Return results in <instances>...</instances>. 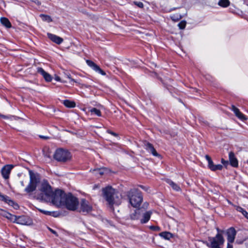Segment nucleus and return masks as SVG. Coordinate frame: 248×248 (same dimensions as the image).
<instances>
[{"instance_id":"24","label":"nucleus","mask_w":248,"mask_h":248,"mask_svg":"<svg viewBox=\"0 0 248 248\" xmlns=\"http://www.w3.org/2000/svg\"><path fill=\"white\" fill-rule=\"evenodd\" d=\"M230 2L229 0H219L218 5L222 7H227L230 5Z\"/></svg>"},{"instance_id":"17","label":"nucleus","mask_w":248,"mask_h":248,"mask_svg":"<svg viewBox=\"0 0 248 248\" xmlns=\"http://www.w3.org/2000/svg\"><path fill=\"white\" fill-rule=\"evenodd\" d=\"M144 146L146 150L152 153L153 155L155 156H159L158 154L156 152L152 144L149 142H146L144 143Z\"/></svg>"},{"instance_id":"44","label":"nucleus","mask_w":248,"mask_h":248,"mask_svg":"<svg viewBox=\"0 0 248 248\" xmlns=\"http://www.w3.org/2000/svg\"><path fill=\"white\" fill-rule=\"evenodd\" d=\"M20 184H21V185L22 186H24V184L23 181H21V182H20Z\"/></svg>"},{"instance_id":"16","label":"nucleus","mask_w":248,"mask_h":248,"mask_svg":"<svg viewBox=\"0 0 248 248\" xmlns=\"http://www.w3.org/2000/svg\"><path fill=\"white\" fill-rule=\"evenodd\" d=\"M229 158L231 165L233 167H237L238 165V162L237 158L235 157L234 154L231 152L229 154Z\"/></svg>"},{"instance_id":"11","label":"nucleus","mask_w":248,"mask_h":248,"mask_svg":"<svg viewBox=\"0 0 248 248\" xmlns=\"http://www.w3.org/2000/svg\"><path fill=\"white\" fill-rule=\"evenodd\" d=\"M14 166L12 165H6L2 168L1 173L4 179L7 180L9 178L10 174Z\"/></svg>"},{"instance_id":"32","label":"nucleus","mask_w":248,"mask_h":248,"mask_svg":"<svg viewBox=\"0 0 248 248\" xmlns=\"http://www.w3.org/2000/svg\"><path fill=\"white\" fill-rule=\"evenodd\" d=\"M236 210L241 213L248 219V213L241 207H237Z\"/></svg>"},{"instance_id":"25","label":"nucleus","mask_w":248,"mask_h":248,"mask_svg":"<svg viewBox=\"0 0 248 248\" xmlns=\"http://www.w3.org/2000/svg\"><path fill=\"white\" fill-rule=\"evenodd\" d=\"M160 235L166 240H170L172 237V234L170 232H165L160 233Z\"/></svg>"},{"instance_id":"18","label":"nucleus","mask_w":248,"mask_h":248,"mask_svg":"<svg viewBox=\"0 0 248 248\" xmlns=\"http://www.w3.org/2000/svg\"><path fill=\"white\" fill-rule=\"evenodd\" d=\"M47 36L51 40L57 44H61L63 42L62 38L56 35L48 33Z\"/></svg>"},{"instance_id":"33","label":"nucleus","mask_w":248,"mask_h":248,"mask_svg":"<svg viewBox=\"0 0 248 248\" xmlns=\"http://www.w3.org/2000/svg\"><path fill=\"white\" fill-rule=\"evenodd\" d=\"M6 217L13 222H15L16 219V216L12 215L10 213H6Z\"/></svg>"},{"instance_id":"22","label":"nucleus","mask_w":248,"mask_h":248,"mask_svg":"<svg viewBox=\"0 0 248 248\" xmlns=\"http://www.w3.org/2000/svg\"><path fill=\"white\" fill-rule=\"evenodd\" d=\"M64 75L66 77H67L68 79H69L70 80V81L69 82L71 84H73V83L74 82H75L76 83H77L78 84V85H81L82 86H85V87L86 88H88L89 87V86H87V85H85L84 84H81L79 82H78V81L77 80H75L74 79L72 78L71 77V75L69 73H64Z\"/></svg>"},{"instance_id":"26","label":"nucleus","mask_w":248,"mask_h":248,"mask_svg":"<svg viewBox=\"0 0 248 248\" xmlns=\"http://www.w3.org/2000/svg\"><path fill=\"white\" fill-rule=\"evenodd\" d=\"M63 104L65 106L68 108H74L76 106V104L73 101H71L68 100L63 101Z\"/></svg>"},{"instance_id":"34","label":"nucleus","mask_w":248,"mask_h":248,"mask_svg":"<svg viewBox=\"0 0 248 248\" xmlns=\"http://www.w3.org/2000/svg\"><path fill=\"white\" fill-rule=\"evenodd\" d=\"M140 209H138L136 210L135 212V214L132 215L131 218L133 219H137L139 218V215L140 214Z\"/></svg>"},{"instance_id":"15","label":"nucleus","mask_w":248,"mask_h":248,"mask_svg":"<svg viewBox=\"0 0 248 248\" xmlns=\"http://www.w3.org/2000/svg\"><path fill=\"white\" fill-rule=\"evenodd\" d=\"M37 71L44 77L46 81L47 82L51 81L52 77L51 75L45 71V70L43 68L41 67H38L37 69Z\"/></svg>"},{"instance_id":"23","label":"nucleus","mask_w":248,"mask_h":248,"mask_svg":"<svg viewBox=\"0 0 248 248\" xmlns=\"http://www.w3.org/2000/svg\"><path fill=\"white\" fill-rule=\"evenodd\" d=\"M1 23L6 28H10L11 27V23L8 18L6 17H1L0 19Z\"/></svg>"},{"instance_id":"40","label":"nucleus","mask_w":248,"mask_h":248,"mask_svg":"<svg viewBox=\"0 0 248 248\" xmlns=\"http://www.w3.org/2000/svg\"><path fill=\"white\" fill-rule=\"evenodd\" d=\"M108 133L114 136H115V137H117L118 136V135L116 133H114L112 131H111L110 130H108L107 131Z\"/></svg>"},{"instance_id":"35","label":"nucleus","mask_w":248,"mask_h":248,"mask_svg":"<svg viewBox=\"0 0 248 248\" xmlns=\"http://www.w3.org/2000/svg\"><path fill=\"white\" fill-rule=\"evenodd\" d=\"M222 168H223L222 166L220 164L214 165V167L213 168H212L211 170L216 171L217 170H222Z\"/></svg>"},{"instance_id":"13","label":"nucleus","mask_w":248,"mask_h":248,"mask_svg":"<svg viewBox=\"0 0 248 248\" xmlns=\"http://www.w3.org/2000/svg\"><path fill=\"white\" fill-rule=\"evenodd\" d=\"M86 63L87 64L91 67L95 72H98L102 75H105V72L102 70L99 66L96 65L94 62L90 60H87Z\"/></svg>"},{"instance_id":"28","label":"nucleus","mask_w":248,"mask_h":248,"mask_svg":"<svg viewBox=\"0 0 248 248\" xmlns=\"http://www.w3.org/2000/svg\"><path fill=\"white\" fill-rule=\"evenodd\" d=\"M38 210L41 212V213H43L45 215H50V216H53L54 217H57V215H55V214H56V212H50V211H46V210H42V209H39L38 208Z\"/></svg>"},{"instance_id":"5","label":"nucleus","mask_w":248,"mask_h":248,"mask_svg":"<svg viewBox=\"0 0 248 248\" xmlns=\"http://www.w3.org/2000/svg\"><path fill=\"white\" fill-rule=\"evenodd\" d=\"M127 196L130 204L134 207H139L142 202L143 198L141 193L136 189L129 191Z\"/></svg>"},{"instance_id":"4","label":"nucleus","mask_w":248,"mask_h":248,"mask_svg":"<svg viewBox=\"0 0 248 248\" xmlns=\"http://www.w3.org/2000/svg\"><path fill=\"white\" fill-rule=\"evenodd\" d=\"M30 182L25 187L24 191L27 193H31L35 191L38 183L40 182V178L39 174L33 172L32 170H29Z\"/></svg>"},{"instance_id":"38","label":"nucleus","mask_w":248,"mask_h":248,"mask_svg":"<svg viewBox=\"0 0 248 248\" xmlns=\"http://www.w3.org/2000/svg\"><path fill=\"white\" fill-rule=\"evenodd\" d=\"M150 228L151 230L155 231H159L160 230V228L158 226H151Z\"/></svg>"},{"instance_id":"10","label":"nucleus","mask_w":248,"mask_h":248,"mask_svg":"<svg viewBox=\"0 0 248 248\" xmlns=\"http://www.w3.org/2000/svg\"><path fill=\"white\" fill-rule=\"evenodd\" d=\"M93 207L85 199H82L80 203L79 211L83 213H89L92 211Z\"/></svg>"},{"instance_id":"2","label":"nucleus","mask_w":248,"mask_h":248,"mask_svg":"<svg viewBox=\"0 0 248 248\" xmlns=\"http://www.w3.org/2000/svg\"><path fill=\"white\" fill-rule=\"evenodd\" d=\"M51 186L46 181H43L40 184L38 188V193L36 194L37 199L48 202L51 200L53 194Z\"/></svg>"},{"instance_id":"42","label":"nucleus","mask_w":248,"mask_h":248,"mask_svg":"<svg viewBox=\"0 0 248 248\" xmlns=\"http://www.w3.org/2000/svg\"><path fill=\"white\" fill-rule=\"evenodd\" d=\"M221 163L224 165H227L228 164V161L227 160H225L223 158L221 159Z\"/></svg>"},{"instance_id":"36","label":"nucleus","mask_w":248,"mask_h":248,"mask_svg":"<svg viewBox=\"0 0 248 248\" xmlns=\"http://www.w3.org/2000/svg\"><path fill=\"white\" fill-rule=\"evenodd\" d=\"M186 25V21H182L180 22L178 25L179 28L180 29H184L185 28Z\"/></svg>"},{"instance_id":"8","label":"nucleus","mask_w":248,"mask_h":248,"mask_svg":"<svg viewBox=\"0 0 248 248\" xmlns=\"http://www.w3.org/2000/svg\"><path fill=\"white\" fill-rule=\"evenodd\" d=\"M54 157L58 161L64 162L70 160L71 156L67 150L60 148L55 151Z\"/></svg>"},{"instance_id":"31","label":"nucleus","mask_w":248,"mask_h":248,"mask_svg":"<svg viewBox=\"0 0 248 248\" xmlns=\"http://www.w3.org/2000/svg\"><path fill=\"white\" fill-rule=\"evenodd\" d=\"M40 16L41 17L42 19L44 21H46L48 23L52 21V19L51 17L49 16L41 15Z\"/></svg>"},{"instance_id":"37","label":"nucleus","mask_w":248,"mask_h":248,"mask_svg":"<svg viewBox=\"0 0 248 248\" xmlns=\"http://www.w3.org/2000/svg\"><path fill=\"white\" fill-rule=\"evenodd\" d=\"M134 3L140 8H142L143 7V3L140 1H134Z\"/></svg>"},{"instance_id":"6","label":"nucleus","mask_w":248,"mask_h":248,"mask_svg":"<svg viewBox=\"0 0 248 248\" xmlns=\"http://www.w3.org/2000/svg\"><path fill=\"white\" fill-rule=\"evenodd\" d=\"M66 194L62 190L57 189L53 192L52 195L51 196V200L48 202H51L53 204L60 207L63 204Z\"/></svg>"},{"instance_id":"45","label":"nucleus","mask_w":248,"mask_h":248,"mask_svg":"<svg viewBox=\"0 0 248 248\" xmlns=\"http://www.w3.org/2000/svg\"><path fill=\"white\" fill-rule=\"evenodd\" d=\"M1 117H2L4 119H7L8 118V117L6 116H5V115H1Z\"/></svg>"},{"instance_id":"20","label":"nucleus","mask_w":248,"mask_h":248,"mask_svg":"<svg viewBox=\"0 0 248 248\" xmlns=\"http://www.w3.org/2000/svg\"><path fill=\"white\" fill-rule=\"evenodd\" d=\"M151 214L152 212L151 211L145 212L143 214L142 218L140 219V222L141 223H145L147 222L150 218Z\"/></svg>"},{"instance_id":"27","label":"nucleus","mask_w":248,"mask_h":248,"mask_svg":"<svg viewBox=\"0 0 248 248\" xmlns=\"http://www.w3.org/2000/svg\"><path fill=\"white\" fill-rule=\"evenodd\" d=\"M205 158L208 161V167L211 170H212V168H213L214 166L213 161L212 160L211 157L208 155H205Z\"/></svg>"},{"instance_id":"39","label":"nucleus","mask_w":248,"mask_h":248,"mask_svg":"<svg viewBox=\"0 0 248 248\" xmlns=\"http://www.w3.org/2000/svg\"><path fill=\"white\" fill-rule=\"evenodd\" d=\"M55 79L57 81H61L63 83L66 82V81L65 80L61 81V78L59 76H56V75H55Z\"/></svg>"},{"instance_id":"46","label":"nucleus","mask_w":248,"mask_h":248,"mask_svg":"<svg viewBox=\"0 0 248 248\" xmlns=\"http://www.w3.org/2000/svg\"><path fill=\"white\" fill-rule=\"evenodd\" d=\"M36 4H40V2H39L38 1H37V2H36Z\"/></svg>"},{"instance_id":"12","label":"nucleus","mask_w":248,"mask_h":248,"mask_svg":"<svg viewBox=\"0 0 248 248\" xmlns=\"http://www.w3.org/2000/svg\"><path fill=\"white\" fill-rule=\"evenodd\" d=\"M236 231L233 228H230L227 230L226 232L227 235V240L228 241V243L231 244L233 242L235 235H236Z\"/></svg>"},{"instance_id":"19","label":"nucleus","mask_w":248,"mask_h":248,"mask_svg":"<svg viewBox=\"0 0 248 248\" xmlns=\"http://www.w3.org/2000/svg\"><path fill=\"white\" fill-rule=\"evenodd\" d=\"M232 110L233 111L236 116H237L239 119L241 120H245L246 119L245 116L242 113L234 106L232 105Z\"/></svg>"},{"instance_id":"1","label":"nucleus","mask_w":248,"mask_h":248,"mask_svg":"<svg viewBox=\"0 0 248 248\" xmlns=\"http://www.w3.org/2000/svg\"><path fill=\"white\" fill-rule=\"evenodd\" d=\"M103 196L110 206L119 205L121 203V195L111 186H108L103 189Z\"/></svg>"},{"instance_id":"3","label":"nucleus","mask_w":248,"mask_h":248,"mask_svg":"<svg viewBox=\"0 0 248 248\" xmlns=\"http://www.w3.org/2000/svg\"><path fill=\"white\" fill-rule=\"evenodd\" d=\"M208 240L209 242L205 244L210 248H221V246L225 242L222 234L219 233H217L215 237H208ZM227 248H233L232 245L228 243Z\"/></svg>"},{"instance_id":"41","label":"nucleus","mask_w":248,"mask_h":248,"mask_svg":"<svg viewBox=\"0 0 248 248\" xmlns=\"http://www.w3.org/2000/svg\"><path fill=\"white\" fill-rule=\"evenodd\" d=\"M48 230H49L50 232H51L52 233L55 234L56 236H58V234L57 233V232L53 230V229L50 228H48Z\"/></svg>"},{"instance_id":"47","label":"nucleus","mask_w":248,"mask_h":248,"mask_svg":"<svg viewBox=\"0 0 248 248\" xmlns=\"http://www.w3.org/2000/svg\"><path fill=\"white\" fill-rule=\"evenodd\" d=\"M41 137L42 138H44V139L46 138V137H43V136H41Z\"/></svg>"},{"instance_id":"21","label":"nucleus","mask_w":248,"mask_h":248,"mask_svg":"<svg viewBox=\"0 0 248 248\" xmlns=\"http://www.w3.org/2000/svg\"><path fill=\"white\" fill-rule=\"evenodd\" d=\"M166 182L172 188V189L173 190H174L176 191H181L180 187L177 184L175 183L174 182L172 181L171 180L167 179L166 180Z\"/></svg>"},{"instance_id":"7","label":"nucleus","mask_w":248,"mask_h":248,"mask_svg":"<svg viewBox=\"0 0 248 248\" xmlns=\"http://www.w3.org/2000/svg\"><path fill=\"white\" fill-rule=\"evenodd\" d=\"M79 204L78 199L69 193L66 194L63 205L69 210L75 211L78 209Z\"/></svg>"},{"instance_id":"9","label":"nucleus","mask_w":248,"mask_h":248,"mask_svg":"<svg viewBox=\"0 0 248 248\" xmlns=\"http://www.w3.org/2000/svg\"><path fill=\"white\" fill-rule=\"evenodd\" d=\"M15 222L21 225L27 226H30L33 224L32 219L30 217L25 216H16V218Z\"/></svg>"},{"instance_id":"30","label":"nucleus","mask_w":248,"mask_h":248,"mask_svg":"<svg viewBox=\"0 0 248 248\" xmlns=\"http://www.w3.org/2000/svg\"><path fill=\"white\" fill-rule=\"evenodd\" d=\"M106 170V168H102V169H94L93 170V171H94L95 172V174L96 175H97L98 174H99L100 175H102L104 174L105 171Z\"/></svg>"},{"instance_id":"14","label":"nucleus","mask_w":248,"mask_h":248,"mask_svg":"<svg viewBox=\"0 0 248 248\" xmlns=\"http://www.w3.org/2000/svg\"><path fill=\"white\" fill-rule=\"evenodd\" d=\"M0 200L4 201L6 203H8L9 205L13 206L15 209H17L19 207L17 203H15L14 202L10 200L8 197L2 195L0 192Z\"/></svg>"},{"instance_id":"29","label":"nucleus","mask_w":248,"mask_h":248,"mask_svg":"<svg viewBox=\"0 0 248 248\" xmlns=\"http://www.w3.org/2000/svg\"><path fill=\"white\" fill-rule=\"evenodd\" d=\"M90 112L92 114H94L95 115H97V116H101V112L100 111V110L97 109L96 108H92L90 109Z\"/></svg>"},{"instance_id":"43","label":"nucleus","mask_w":248,"mask_h":248,"mask_svg":"<svg viewBox=\"0 0 248 248\" xmlns=\"http://www.w3.org/2000/svg\"><path fill=\"white\" fill-rule=\"evenodd\" d=\"M217 233H221L222 234V233L223 232V231H221V230H220L218 228L217 229Z\"/></svg>"}]
</instances>
